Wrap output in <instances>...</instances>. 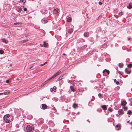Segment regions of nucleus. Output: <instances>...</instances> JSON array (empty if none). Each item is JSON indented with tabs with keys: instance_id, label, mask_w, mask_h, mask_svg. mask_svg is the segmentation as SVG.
<instances>
[{
	"instance_id": "obj_1",
	"label": "nucleus",
	"mask_w": 132,
	"mask_h": 132,
	"mask_svg": "<svg viewBox=\"0 0 132 132\" xmlns=\"http://www.w3.org/2000/svg\"><path fill=\"white\" fill-rule=\"evenodd\" d=\"M61 72V71L60 70L58 71L57 72L55 73L54 75L52 76L50 78L48 79L47 80L45 81L42 83L41 84V86H44L50 80L53 78H54L56 77L59 74H60Z\"/></svg>"
},
{
	"instance_id": "obj_2",
	"label": "nucleus",
	"mask_w": 132,
	"mask_h": 132,
	"mask_svg": "<svg viewBox=\"0 0 132 132\" xmlns=\"http://www.w3.org/2000/svg\"><path fill=\"white\" fill-rule=\"evenodd\" d=\"M10 115L9 114H7L5 115L3 117V119L4 121L6 123H9L11 122L10 120L8 118L10 117Z\"/></svg>"
},
{
	"instance_id": "obj_3",
	"label": "nucleus",
	"mask_w": 132,
	"mask_h": 132,
	"mask_svg": "<svg viewBox=\"0 0 132 132\" xmlns=\"http://www.w3.org/2000/svg\"><path fill=\"white\" fill-rule=\"evenodd\" d=\"M26 129L27 132H32L34 130L32 126L30 125H28L27 126Z\"/></svg>"
},
{
	"instance_id": "obj_4",
	"label": "nucleus",
	"mask_w": 132,
	"mask_h": 132,
	"mask_svg": "<svg viewBox=\"0 0 132 132\" xmlns=\"http://www.w3.org/2000/svg\"><path fill=\"white\" fill-rule=\"evenodd\" d=\"M118 114H117V116H118V114L120 115H122L124 114V111L122 109H121L119 110L118 111Z\"/></svg>"
},
{
	"instance_id": "obj_5",
	"label": "nucleus",
	"mask_w": 132,
	"mask_h": 132,
	"mask_svg": "<svg viewBox=\"0 0 132 132\" xmlns=\"http://www.w3.org/2000/svg\"><path fill=\"white\" fill-rule=\"evenodd\" d=\"M66 76V74H65L61 76L58 78L57 80L60 81L62 79H64Z\"/></svg>"
},
{
	"instance_id": "obj_6",
	"label": "nucleus",
	"mask_w": 132,
	"mask_h": 132,
	"mask_svg": "<svg viewBox=\"0 0 132 132\" xmlns=\"http://www.w3.org/2000/svg\"><path fill=\"white\" fill-rule=\"evenodd\" d=\"M58 10L59 9L58 8L54 9L53 11V13L55 15L58 14L59 13Z\"/></svg>"
},
{
	"instance_id": "obj_7",
	"label": "nucleus",
	"mask_w": 132,
	"mask_h": 132,
	"mask_svg": "<svg viewBox=\"0 0 132 132\" xmlns=\"http://www.w3.org/2000/svg\"><path fill=\"white\" fill-rule=\"evenodd\" d=\"M121 126L120 124L117 125L116 126V129L117 130H119L121 129Z\"/></svg>"
},
{
	"instance_id": "obj_8",
	"label": "nucleus",
	"mask_w": 132,
	"mask_h": 132,
	"mask_svg": "<svg viewBox=\"0 0 132 132\" xmlns=\"http://www.w3.org/2000/svg\"><path fill=\"white\" fill-rule=\"evenodd\" d=\"M128 69L127 68H126L125 69V72L127 74H129L131 72V70L129 69H128L129 70H128Z\"/></svg>"
},
{
	"instance_id": "obj_9",
	"label": "nucleus",
	"mask_w": 132,
	"mask_h": 132,
	"mask_svg": "<svg viewBox=\"0 0 132 132\" xmlns=\"http://www.w3.org/2000/svg\"><path fill=\"white\" fill-rule=\"evenodd\" d=\"M68 32L69 34H71L73 31V29L72 28L69 29L68 28Z\"/></svg>"
},
{
	"instance_id": "obj_10",
	"label": "nucleus",
	"mask_w": 132,
	"mask_h": 132,
	"mask_svg": "<svg viewBox=\"0 0 132 132\" xmlns=\"http://www.w3.org/2000/svg\"><path fill=\"white\" fill-rule=\"evenodd\" d=\"M42 108L43 109H45L47 108V106L45 104H43L42 105Z\"/></svg>"
},
{
	"instance_id": "obj_11",
	"label": "nucleus",
	"mask_w": 132,
	"mask_h": 132,
	"mask_svg": "<svg viewBox=\"0 0 132 132\" xmlns=\"http://www.w3.org/2000/svg\"><path fill=\"white\" fill-rule=\"evenodd\" d=\"M127 104V102L126 101H123L121 102V105L122 106L125 105Z\"/></svg>"
},
{
	"instance_id": "obj_12",
	"label": "nucleus",
	"mask_w": 132,
	"mask_h": 132,
	"mask_svg": "<svg viewBox=\"0 0 132 132\" xmlns=\"http://www.w3.org/2000/svg\"><path fill=\"white\" fill-rule=\"evenodd\" d=\"M89 33L85 32L84 34V36L85 37H87L89 36Z\"/></svg>"
},
{
	"instance_id": "obj_13",
	"label": "nucleus",
	"mask_w": 132,
	"mask_h": 132,
	"mask_svg": "<svg viewBox=\"0 0 132 132\" xmlns=\"http://www.w3.org/2000/svg\"><path fill=\"white\" fill-rule=\"evenodd\" d=\"M101 107L104 110H105L107 109L106 106L105 105L101 106Z\"/></svg>"
},
{
	"instance_id": "obj_14",
	"label": "nucleus",
	"mask_w": 132,
	"mask_h": 132,
	"mask_svg": "<svg viewBox=\"0 0 132 132\" xmlns=\"http://www.w3.org/2000/svg\"><path fill=\"white\" fill-rule=\"evenodd\" d=\"M127 7L129 9H131L132 8V5H131V3H129V5L127 6Z\"/></svg>"
},
{
	"instance_id": "obj_15",
	"label": "nucleus",
	"mask_w": 132,
	"mask_h": 132,
	"mask_svg": "<svg viewBox=\"0 0 132 132\" xmlns=\"http://www.w3.org/2000/svg\"><path fill=\"white\" fill-rule=\"evenodd\" d=\"M2 41L3 42L6 44L7 43V40H6L5 38H3L2 39Z\"/></svg>"
},
{
	"instance_id": "obj_16",
	"label": "nucleus",
	"mask_w": 132,
	"mask_h": 132,
	"mask_svg": "<svg viewBox=\"0 0 132 132\" xmlns=\"http://www.w3.org/2000/svg\"><path fill=\"white\" fill-rule=\"evenodd\" d=\"M41 22L42 23H45L47 22V21L45 19H43L41 20Z\"/></svg>"
},
{
	"instance_id": "obj_17",
	"label": "nucleus",
	"mask_w": 132,
	"mask_h": 132,
	"mask_svg": "<svg viewBox=\"0 0 132 132\" xmlns=\"http://www.w3.org/2000/svg\"><path fill=\"white\" fill-rule=\"evenodd\" d=\"M78 104H77L75 103H74L73 104L72 107L74 108H75L76 107H78Z\"/></svg>"
},
{
	"instance_id": "obj_18",
	"label": "nucleus",
	"mask_w": 132,
	"mask_h": 132,
	"mask_svg": "<svg viewBox=\"0 0 132 132\" xmlns=\"http://www.w3.org/2000/svg\"><path fill=\"white\" fill-rule=\"evenodd\" d=\"M43 46L44 47H46L48 45V44L47 43H46L45 41L44 42Z\"/></svg>"
},
{
	"instance_id": "obj_19",
	"label": "nucleus",
	"mask_w": 132,
	"mask_h": 132,
	"mask_svg": "<svg viewBox=\"0 0 132 132\" xmlns=\"http://www.w3.org/2000/svg\"><path fill=\"white\" fill-rule=\"evenodd\" d=\"M70 89L73 92L75 91V89H74V87L72 86H70Z\"/></svg>"
},
{
	"instance_id": "obj_20",
	"label": "nucleus",
	"mask_w": 132,
	"mask_h": 132,
	"mask_svg": "<svg viewBox=\"0 0 132 132\" xmlns=\"http://www.w3.org/2000/svg\"><path fill=\"white\" fill-rule=\"evenodd\" d=\"M105 71H106V72L107 73H108V75H109V72H110L109 71V70H108L106 69H105L103 71V73H104V72Z\"/></svg>"
},
{
	"instance_id": "obj_21",
	"label": "nucleus",
	"mask_w": 132,
	"mask_h": 132,
	"mask_svg": "<svg viewBox=\"0 0 132 132\" xmlns=\"http://www.w3.org/2000/svg\"><path fill=\"white\" fill-rule=\"evenodd\" d=\"M71 21V19L70 17H68L67 19V21L68 22H70Z\"/></svg>"
},
{
	"instance_id": "obj_22",
	"label": "nucleus",
	"mask_w": 132,
	"mask_h": 132,
	"mask_svg": "<svg viewBox=\"0 0 132 132\" xmlns=\"http://www.w3.org/2000/svg\"><path fill=\"white\" fill-rule=\"evenodd\" d=\"M123 65V64L122 63H119V66L120 68H122Z\"/></svg>"
},
{
	"instance_id": "obj_23",
	"label": "nucleus",
	"mask_w": 132,
	"mask_h": 132,
	"mask_svg": "<svg viewBox=\"0 0 132 132\" xmlns=\"http://www.w3.org/2000/svg\"><path fill=\"white\" fill-rule=\"evenodd\" d=\"M28 40H27V39L26 40H23L21 41V43H24L26 42Z\"/></svg>"
},
{
	"instance_id": "obj_24",
	"label": "nucleus",
	"mask_w": 132,
	"mask_h": 132,
	"mask_svg": "<svg viewBox=\"0 0 132 132\" xmlns=\"http://www.w3.org/2000/svg\"><path fill=\"white\" fill-rule=\"evenodd\" d=\"M20 2H22L23 4L25 3L26 2V0H20Z\"/></svg>"
},
{
	"instance_id": "obj_25",
	"label": "nucleus",
	"mask_w": 132,
	"mask_h": 132,
	"mask_svg": "<svg viewBox=\"0 0 132 132\" xmlns=\"http://www.w3.org/2000/svg\"><path fill=\"white\" fill-rule=\"evenodd\" d=\"M132 113V112L130 110H129L128 111V112L127 113V114H129V115H130Z\"/></svg>"
},
{
	"instance_id": "obj_26",
	"label": "nucleus",
	"mask_w": 132,
	"mask_h": 132,
	"mask_svg": "<svg viewBox=\"0 0 132 132\" xmlns=\"http://www.w3.org/2000/svg\"><path fill=\"white\" fill-rule=\"evenodd\" d=\"M98 96L100 98H102L103 97L102 96V94L100 93H99L98 94Z\"/></svg>"
},
{
	"instance_id": "obj_27",
	"label": "nucleus",
	"mask_w": 132,
	"mask_h": 132,
	"mask_svg": "<svg viewBox=\"0 0 132 132\" xmlns=\"http://www.w3.org/2000/svg\"><path fill=\"white\" fill-rule=\"evenodd\" d=\"M56 87L55 86H54L53 87V90H54V91L55 92L56 91Z\"/></svg>"
},
{
	"instance_id": "obj_28",
	"label": "nucleus",
	"mask_w": 132,
	"mask_h": 132,
	"mask_svg": "<svg viewBox=\"0 0 132 132\" xmlns=\"http://www.w3.org/2000/svg\"><path fill=\"white\" fill-rule=\"evenodd\" d=\"M4 53V51L3 50H0V54H3Z\"/></svg>"
},
{
	"instance_id": "obj_29",
	"label": "nucleus",
	"mask_w": 132,
	"mask_h": 132,
	"mask_svg": "<svg viewBox=\"0 0 132 132\" xmlns=\"http://www.w3.org/2000/svg\"><path fill=\"white\" fill-rule=\"evenodd\" d=\"M132 66V64H128V67L129 68H130Z\"/></svg>"
},
{
	"instance_id": "obj_30",
	"label": "nucleus",
	"mask_w": 132,
	"mask_h": 132,
	"mask_svg": "<svg viewBox=\"0 0 132 132\" xmlns=\"http://www.w3.org/2000/svg\"><path fill=\"white\" fill-rule=\"evenodd\" d=\"M108 110L109 111H110V112H111L112 111V109L111 108H109Z\"/></svg>"
},
{
	"instance_id": "obj_31",
	"label": "nucleus",
	"mask_w": 132,
	"mask_h": 132,
	"mask_svg": "<svg viewBox=\"0 0 132 132\" xmlns=\"http://www.w3.org/2000/svg\"><path fill=\"white\" fill-rule=\"evenodd\" d=\"M123 109L125 111H127L128 109V108L127 107H125L123 108Z\"/></svg>"
},
{
	"instance_id": "obj_32",
	"label": "nucleus",
	"mask_w": 132,
	"mask_h": 132,
	"mask_svg": "<svg viewBox=\"0 0 132 132\" xmlns=\"http://www.w3.org/2000/svg\"><path fill=\"white\" fill-rule=\"evenodd\" d=\"M10 92H5L4 93V94L5 95H6V94H8Z\"/></svg>"
},
{
	"instance_id": "obj_33",
	"label": "nucleus",
	"mask_w": 132,
	"mask_h": 132,
	"mask_svg": "<svg viewBox=\"0 0 132 132\" xmlns=\"http://www.w3.org/2000/svg\"><path fill=\"white\" fill-rule=\"evenodd\" d=\"M123 14V13L122 12H121L119 13V14L121 16Z\"/></svg>"
},
{
	"instance_id": "obj_34",
	"label": "nucleus",
	"mask_w": 132,
	"mask_h": 132,
	"mask_svg": "<svg viewBox=\"0 0 132 132\" xmlns=\"http://www.w3.org/2000/svg\"><path fill=\"white\" fill-rule=\"evenodd\" d=\"M47 62H46L45 63H44V64H41L40 65V66H43L44 65H45V64H47Z\"/></svg>"
},
{
	"instance_id": "obj_35",
	"label": "nucleus",
	"mask_w": 132,
	"mask_h": 132,
	"mask_svg": "<svg viewBox=\"0 0 132 132\" xmlns=\"http://www.w3.org/2000/svg\"><path fill=\"white\" fill-rule=\"evenodd\" d=\"M20 23H19H19H14V24L15 25H16L17 24H20Z\"/></svg>"
},
{
	"instance_id": "obj_36",
	"label": "nucleus",
	"mask_w": 132,
	"mask_h": 132,
	"mask_svg": "<svg viewBox=\"0 0 132 132\" xmlns=\"http://www.w3.org/2000/svg\"><path fill=\"white\" fill-rule=\"evenodd\" d=\"M9 82V80H7L6 81V82L7 83H8Z\"/></svg>"
},
{
	"instance_id": "obj_37",
	"label": "nucleus",
	"mask_w": 132,
	"mask_h": 132,
	"mask_svg": "<svg viewBox=\"0 0 132 132\" xmlns=\"http://www.w3.org/2000/svg\"><path fill=\"white\" fill-rule=\"evenodd\" d=\"M27 10V8H24V11H26Z\"/></svg>"
},
{
	"instance_id": "obj_38",
	"label": "nucleus",
	"mask_w": 132,
	"mask_h": 132,
	"mask_svg": "<svg viewBox=\"0 0 132 132\" xmlns=\"http://www.w3.org/2000/svg\"><path fill=\"white\" fill-rule=\"evenodd\" d=\"M98 3L100 5H101L102 4V3L100 2H99Z\"/></svg>"
},
{
	"instance_id": "obj_39",
	"label": "nucleus",
	"mask_w": 132,
	"mask_h": 132,
	"mask_svg": "<svg viewBox=\"0 0 132 132\" xmlns=\"http://www.w3.org/2000/svg\"><path fill=\"white\" fill-rule=\"evenodd\" d=\"M53 90V88H51L50 89V91L51 92H52Z\"/></svg>"
},
{
	"instance_id": "obj_40",
	"label": "nucleus",
	"mask_w": 132,
	"mask_h": 132,
	"mask_svg": "<svg viewBox=\"0 0 132 132\" xmlns=\"http://www.w3.org/2000/svg\"><path fill=\"white\" fill-rule=\"evenodd\" d=\"M116 84H117V85H118L119 84V82L118 81H117L116 82Z\"/></svg>"
},
{
	"instance_id": "obj_41",
	"label": "nucleus",
	"mask_w": 132,
	"mask_h": 132,
	"mask_svg": "<svg viewBox=\"0 0 132 132\" xmlns=\"http://www.w3.org/2000/svg\"><path fill=\"white\" fill-rule=\"evenodd\" d=\"M129 124L132 126V121Z\"/></svg>"
},
{
	"instance_id": "obj_42",
	"label": "nucleus",
	"mask_w": 132,
	"mask_h": 132,
	"mask_svg": "<svg viewBox=\"0 0 132 132\" xmlns=\"http://www.w3.org/2000/svg\"><path fill=\"white\" fill-rule=\"evenodd\" d=\"M18 12H21V10H20L18 11Z\"/></svg>"
},
{
	"instance_id": "obj_43",
	"label": "nucleus",
	"mask_w": 132,
	"mask_h": 132,
	"mask_svg": "<svg viewBox=\"0 0 132 132\" xmlns=\"http://www.w3.org/2000/svg\"><path fill=\"white\" fill-rule=\"evenodd\" d=\"M114 81L115 82H116L117 81L116 80V79H114Z\"/></svg>"
},
{
	"instance_id": "obj_44",
	"label": "nucleus",
	"mask_w": 132,
	"mask_h": 132,
	"mask_svg": "<svg viewBox=\"0 0 132 132\" xmlns=\"http://www.w3.org/2000/svg\"><path fill=\"white\" fill-rule=\"evenodd\" d=\"M130 120L128 121H127V123H130Z\"/></svg>"
},
{
	"instance_id": "obj_45",
	"label": "nucleus",
	"mask_w": 132,
	"mask_h": 132,
	"mask_svg": "<svg viewBox=\"0 0 132 132\" xmlns=\"http://www.w3.org/2000/svg\"><path fill=\"white\" fill-rule=\"evenodd\" d=\"M87 121H88L89 123H90V121L88 120H87Z\"/></svg>"
},
{
	"instance_id": "obj_46",
	"label": "nucleus",
	"mask_w": 132,
	"mask_h": 132,
	"mask_svg": "<svg viewBox=\"0 0 132 132\" xmlns=\"http://www.w3.org/2000/svg\"><path fill=\"white\" fill-rule=\"evenodd\" d=\"M40 45L41 46H43L41 44H40Z\"/></svg>"
},
{
	"instance_id": "obj_47",
	"label": "nucleus",
	"mask_w": 132,
	"mask_h": 132,
	"mask_svg": "<svg viewBox=\"0 0 132 132\" xmlns=\"http://www.w3.org/2000/svg\"><path fill=\"white\" fill-rule=\"evenodd\" d=\"M54 110H55V111H56V109H55L54 108Z\"/></svg>"
},
{
	"instance_id": "obj_48",
	"label": "nucleus",
	"mask_w": 132,
	"mask_h": 132,
	"mask_svg": "<svg viewBox=\"0 0 132 132\" xmlns=\"http://www.w3.org/2000/svg\"><path fill=\"white\" fill-rule=\"evenodd\" d=\"M63 55H65V53H63Z\"/></svg>"
},
{
	"instance_id": "obj_49",
	"label": "nucleus",
	"mask_w": 132,
	"mask_h": 132,
	"mask_svg": "<svg viewBox=\"0 0 132 132\" xmlns=\"http://www.w3.org/2000/svg\"><path fill=\"white\" fill-rule=\"evenodd\" d=\"M32 66L30 68V69H31L32 67Z\"/></svg>"
},
{
	"instance_id": "obj_50",
	"label": "nucleus",
	"mask_w": 132,
	"mask_h": 132,
	"mask_svg": "<svg viewBox=\"0 0 132 132\" xmlns=\"http://www.w3.org/2000/svg\"><path fill=\"white\" fill-rule=\"evenodd\" d=\"M131 90H132V88L131 89Z\"/></svg>"
},
{
	"instance_id": "obj_51",
	"label": "nucleus",
	"mask_w": 132,
	"mask_h": 132,
	"mask_svg": "<svg viewBox=\"0 0 132 132\" xmlns=\"http://www.w3.org/2000/svg\"><path fill=\"white\" fill-rule=\"evenodd\" d=\"M131 84H132V82Z\"/></svg>"
},
{
	"instance_id": "obj_52",
	"label": "nucleus",
	"mask_w": 132,
	"mask_h": 132,
	"mask_svg": "<svg viewBox=\"0 0 132 132\" xmlns=\"http://www.w3.org/2000/svg\"><path fill=\"white\" fill-rule=\"evenodd\" d=\"M1 94V93H0V94Z\"/></svg>"
}]
</instances>
